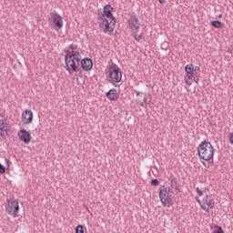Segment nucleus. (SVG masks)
I'll return each mask as SVG.
<instances>
[{"label": "nucleus", "instance_id": "19", "mask_svg": "<svg viewBox=\"0 0 233 233\" xmlns=\"http://www.w3.org/2000/svg\"><path fill=\"white\" fill-rule=\"evenodd\" d=\"M76 233H85V229L83 228V225H78L76 228Z\"/></svg>", "mask_w": 233, "mask_h": 233}, {"label": "nucleus", "instance_id": "9", "mask_svg": "<svg viewBox=\"0 0 233 233\" xmlns=\"http://www.w3.org/2000/svg\"><path fill=\"white\" fill-rule=\"evenodd\" d=\"M18 137L20 141L25 143V145H28V143L32 141V135H30V132H28L26 129H20L18 131Z\"/></svg>", "mask_w": 233, "mask_h": 233}, {"label": "nucleus", "instance_id": "20", "mask_svg": "<svg viewBox=\"0 0 233 233\" xmlns=\"http://www.w3.org/2000/svg\"><path fill=\"white\" fill-rule=\"evenodd\" d=\"M8 135V130L5 128V129H0V136L2 137H6V136Z\"/></svg>", "mask_w": 233, "mask_h": 233}, {"label": "nucleus", "instance_id": "10", "mask_svg": "<svg viewBox=\"0 0 233 233\" xmlns=\"http://www.w3.org/2000/svg\"><path fill=\"white\" fill-rule=\"evenodd\" d=\"M184 80L186 85H187V86H190L192 83H199V75L186 73V75L184 76Z\"/></svg>", "mask_w": 233, "mask_h": 233}, {"label": "nucleus", "instance_id": "15", "mask_svg": "<svg viewBox=\"0 0 233 233\" xmlns=\"http://www.w3.org/2000/svg\"><path fill=\"white\" fill-rule=\"evenodd\" d=\"M169 185L171 188H174V190H179V184H177V180L175 178L174 176H171L169 177Z\"/></svg>", "mask_w": 233, "mask_h": 233}, {"label": "nucleus", "instance_id": "29", "mask_svg": "<svg viewBox=\"0 0 233 233\" xmlns=\"http://www.w3.org/2000/svg\"><path fill=\"white\" fill-rule=\"evenodd\" d=\"M143 103H145V105H148V103H150V100L147 101V96H145L144 99H143Z\"/></svg>", "mask_w": 233, "mask_h": 233}, {"label": "nucleus", "instance_id": "12", "mask_svg": "<svg viewBox=\"0 0 233 233\" xmlns=\"http://www.w3.org/2000/svg\"><path fill=\"white\" fill-rule=\"evenodd\" d=\"M80 66L85 70V72H90V70H92V66H94V63L90 58H81Z\"/></svg>", "mask_w": 233, "mask_h": 233}, {"label": "nucleus", "instance_id": "8", "mask_svg": "<svg viewBox=\"0 0 233 233\" xmlns=\"http://www.w3.org/2000/svg\"><path fill=\"white\" fill-rule=\"evenodd\" d=\"M52 23L54 25V29L59 32L63 28V17L57 14H51Z\"/></svg>", "mask_w": 233, "mask_h": 233}, {"label": "nucleus", "instance_id": "34", "mask_svg": "<svg viewBox=\"0 0 233 233\" xmlns=\"http://www.w3.org/2000/svg\"><path fill=\"white\" fill-rule=\"evenodd\" d=\"M137 96H139V92H137Z\"/></svg>", "mask_w": 233, "mask_h": 233}, {"label": "nucleus", "instance_id": "4", "mask_svg": "<svg viewBox=\"0 0 233 233\" xmlns=\"http://www.w3.org/2000/svg\"><path fill=\"white\" fill-rule=\"evenodd\" d=\"M106 77L108 83L116 85V83H121V79H123V72H121L119 66L115 64L107 66Z\"/></svg>", "mask_w": 233, "mask_h": 233}, {"label": "nucleus", "instance_id": "35", "mask_svg": "<svg viewBox=\"0 0 233 233\" xmlns=\"http://www.w3.org/2000/svg\"><path fill=\"white\" fill-rule=\"evenodd\" d=\"M203 165H205V162H203Z\"/></svg>", "mask_w": 233, "mask_h": 233}, {"label": "nucleus", "instance_id": "31", "mask_svg": "<svg viewBox=\"0 0 233 233\" xmlns=\"http://www.w3.org/2000/svg\"><path fill=\"white\" fill-rule=\"evenodd\" d=\"M140 106L145 107V106H147V104H145V102H141V103H140Z\"/></svg>", "mask_w": 233, "mask_h": 233}, {"label": "nucleus", "instance_id": "18", "mask_svg": "<svg viewBox=\"0 0 233 233\" xmlns=\"http://www.w3.org/2000/svg\"><path fill=\"white\" fill-rule=\"evenodd\" d=\"M168 46H169V45H168V42H167V41H164V42L161 44V46H160V47H161L162 50H168Z\"/></svg>", "mask_w": 233, "mask_h": 233}, {"label": "nucleus", "instance_id": "6", "mask_svg": "<svg viewBox=\"0 0 233 233\" xmlns=\"http://www.w3.org/2000/svg\"><path fill=\"white\" fill-rule=\"evenodd\" d=\"M5 212L9 216L17 218L19 214V200L17 199H7L5 204Z\"/></svg>", "mask_w": 233, "mask_h": 233}, {"label": "nucleus", "instance_id": "5", "mask_svg": "<svg viewBox=\"0 0 233 233\" xmlns=\"http://www.w3.org/2000/svg\"><path fill=\"white\" fill-rule=\"evenodd\" d=\"M159 198L163 207H170L172 205V194L170 187L162 186L159 187Z\"/></svg>", "mask_w": 233, "mask_h": 233}, {"label": "nucleus", "instance_id": "13", "mask_svg": "<svg viewBox=\"0 0 233 233\" xmlns=\"http://www.w3.org/2000/svg\"><path fill=\"white\" fill-rule=\"evenodd\" d=\"M186 74L199 75V66L188 64L185 66Z\"/></svg>", "mask_w": 233, "mask_h": 233}, {"label": "nucleus", "instance_id": "24", "mask_svg": "<svg viewBox=\"0 0 233 233\" xmlns=\"http://www.w3.org/2000/svg\"><path fill=\"white\" fill-rule=\"evenodd\" d=\"M213 233H225V231H223V228H221V226H217V230H214Z\"/></svg>", "mask_w": 233, "mask_h": 233}, {"label": "nucleus", "instance_id": "32", "mask_svg": "<svg viewBox=\"0 0 233 233\" xmlns=\"http://www.w3.org/2000/svg\"><path fill=\"white\" fill-rule=\"evenodd\" d=\"M158 2L160 3V5L165 4V0H158Z\"/></svg>", "mask_w": 233, "mask_h": 233}, {"label": "nucleus", "instance_id": "27", "mask_svg": "<svg viewBox=\"0 0 233 233\" xmlns=\"http://www.w3.org/2000/svg\"><path fill=\"white\" fill-rule=\"evenodd\" d=\"M196 191H197V194H198V196H203V191L199 189V187H197Z\"/></svg>", "mask_w": 233, "mask_h": 233}, {"label": "nucleus", "instance_id": "1", "mask_svg": "<svg viewBox=\"0 0 233 233\" xmlns=\"http://www.w3.org/2000/svg\"><path fill=\"white\" fill-rule=\"evenodd\" d=\"M114 7L110 5H106L103 7V12L97 14V24L99 28L103 29V32H114L116 28V17L112 15Z\"/></svg>", "mask_w": 233, "mask_h": 233}, {"label": "nucleus", "instance_id": "23", "mask_svg": "<svg viewBox=\"0 0 233 233\" xmlns=\"http://www.w3.org/2000/svg\"><path fill=\"white\" fill-rule=\"evenodd\" d=\"M133 34H134V37H135L136 41H141V39H143L142 35H137V33H133Z\"/></svg>", "mask_w": 233, "mask_h": 233}, {"label": "nucleus", "instance_id": "33", "mask_svg": "<svg viewBox=\"0 0 233 233\" xmlns=\"http://www.w3.org/2000/svg\"><path fill=\"white\" fill-rule=\"evenodd\" d=\"M221 17H223V15H218V19H221Z\"/></svg>", "mask_w": 233, "mask_h": 233}, {"label": "nucleus", "instance_id": "11", "mask_svg": "<svg viewBox=\"0 0 233 233\" xmlns=\"http://www.w3.org/2000/svg\"><path fill=\"white\" fill-rule=\"evenodd\" d=\"M22 121L25 125H30L34 121V113L30 109H26L22 114Z\"/></svg>", "mask_w": 233, "mask_h": 233}, {"label": "nucleus", "instance_id": "25", "mask_svg": "<svg viewBox=\"0 0 233 233\" xmlns=\"http://www.w3.org/2000/svg\"><path fill=\"white\" fill-rule=\"evenodd\" d=\"M151 185H152V187H157V185H159V180H157V179H152L151 180Z\"/></svg>", "mask_w": 233, "mask_h": 233}, {"label": "nucleus", "instance_id": "2", "mask_svg": "<svg viewBox=\"0 0 233 233\" xmlns=\"http://www.w3.org/2000/svg\"><path fill=\"white\" fill-rule=\"evenodd\" d=\"M65 68L68 74L72 75L74 72H79L81 66V53L77 51V46H69V50H66L65 56Z\"/></svg>", "mask_w": 233, "mask_h": 233}, {"label": "nucleus", "instance_id": "17", "mask_svg": "<svg viewBox=\"0 0 233 233\" xmlns=\"http://www.w3.org/2000/svg\"><path fill=\"white\" fill-rule=\"evenodd\" d=\"M210 25L213 28H223V26H225L219 20L211 21Z\"/></svg>", "mask_w": 233, "mask_h": 233}, {"label": "nucleus", "instance_id": "22", "mask_svg": "<svg viewBox=\"0 0 233 233\" xmlns=\"http://www.w3.org/2000/svg\"><path fill=\"white\" fill-rule=\"evenodd\" d=\"M7 124L5 120H0V130L6 129Z\"/></svg>", "mask_w": 233, "mask_h": 233}, {"label": "nucleus", "instance_id": "16", "mask_svg": "<svg viewBox=\"0 0 233 233\" xmlns=\"http://www.w3.org/2000/svg\"><path fill=\"white\" fill-rule=\"evenodd\" d=\"M202 202L205 203L208 205V208H214V203H212V199H208V195H206L203 199H202Z\"/></svg>", "mask_w": 233, "mask_h": 233}, {"label": "nucleus", "instance_id": "28", "mask_svg": "<svg viewBox=\"0 0 233 233\" xmlns=\"http://www.w3.org/2000/svg\"><path fill=\"white\" fill-rule=\"evenodd\" d=\"M229 143L233 145V132L229 134Z\"/></svg>", "mask_w": 233, "mask_h": 233}, {"label": "nucleus", "instance_id": "21", "mask_svg": "<svg viewBox=\"0 0 233 233\" xmlns=\"http://www.w3.org/2000/svg\"><path fill=\"white\" fill-rule=\"evenodd\" d=\"M198 203L200 205L202 210H206V212H208V208L205 207L203 204H201V200L199 198H196Z\"/></svg>", "mask_w": 233, "mask_h": 233}, {"label": "nucleus", "instance_id": "14", "mask_svg": "<svg viewBox=\"0 0 233 233\" xmlns=\"http://www.w3.org/2000/svg\"><path fill=\"white\" fill-rule=\"evenodd\" d=\"M106 97L111 101H117V98L119 97V94H117L116 89L112 88L106 93Z\"/></svg>", "mask_w": 233, "mask_h": 233}, {"label": "nucleus", "instance_id": "3", "mask_svg": "<svg viewBox=\"0 0 233 233\" xmlns=\"http://www.w3.org/2000/svg\"><path fill=\"white\" fill-rule=\"evenodd\" d=\"M198 156L203 161L214 163V147L209 141H202L198 147Z\"/></svg>", "mask_w": 233, "mask_h": 233}, {"label": "nucleus", "instance_id": "26", "mask_svg": "<svg viewBox=\"0 0 233 233\" xmlns=\"http://www.w3.org/2000/svg\"><path fill=\"white\" fill-rule=\"evenodd\" d=\"M5 172H6V168L0 163V174H5Z\"/></svg>", "mask_w": 233, "mask_h": 233}, {"label": "nucleus", "instance_id": "7", "mask_svg": "<svg viewBox=\"0 0 233 233\" xmlns=\"http://www.w3.org/2000/svg\"><path fill=\"white\" fill-rule=\"evenodd\" d=\"M128 26L130 30L133 32V34H137L139 32L141 23H139V18L136 16V15H132L128 18Z\"/></svg>", "mask_w": 233, "mask_h": 233}, {"label": "nucleus", "instance_id": "30", "mask_svg": "<svg viewBox=\"0 0 233 233\" xmlns=\"http://www.w3.org/2000/svg\"><path fill=\"white\" fill-rule=\"evenodd\" d=\"M5 161H6L7 167H10V165L12 164V162H10V160H8V159H5Z\"/></svg>", "mask_w": 233, "mask_h": 233}]
</instances>
